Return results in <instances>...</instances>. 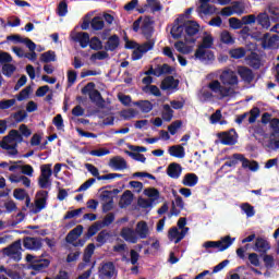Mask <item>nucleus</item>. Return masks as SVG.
I'll list each match as a JSON object with an SVG mask.
<instances>
[{
	"label": "nucleus",
	"mask_w": 279,
	"mask_h": 279,
	"mask_svg": "<svg viewBox=\"0 0 279 279\" xmlns=\"http://www.w3.org/2000/svg\"><path fill=\"white\" fill-rule=\"evenodd\" d=\"M225 159L228 161L225 162L219 168L217 173H221V171H223L226 169V167L231 168L230 170L233 171V169H236V165H239V162H242V169H247L248 171H252L253 173H256V171H258V169H260V165L258 163V161L253 160V166H252L250 159H247L245 157V155H243L241 153H235L232 156H227V157H225Z\"/></svg>",
	"instance_id": "f257e3e1"
},
{
	"label": "nucleus",
	"mask_w": 279,
	"mask_h": 279,
	"mask_svg": "<svg viewBox=\"0 0 279 279\" xmlns=\"http://www.w3.org/2000/svg\"><path fill=\"white\" fill-rule=\"evenodd\" d=\"M236 238H231L227 235L219 241H206L203 243L202 247H205L202 251V254H217V252H226L229 247H232Z\"/></svg>",
	"instance_id": "f03ea898"
},
{
	"label": "nucleus",
	"mask_w": 279,
	"mask_h": 279,
	"mask_svg": "<svg viewBox=\"0 0 279 279\" xmlns=\"http://www.w3.org/2000/svg\"><path fill=\"white\" fill-rule=\"evenodd\" d=\"M130 46L129 44L124 45V49H134L131 56V59L133 61L141 60L145 53L151 51L154 49V46L156 45V40H149L144 43L143 45H140L136 41H131Z\"/></svg>",
	"instance_id": "7ed1b4c3"
},
{
	"label": "nucleus",
	"mask_w": 279,
	"mask_h": 279,
	"mask_svg": "<svg viewBox=\"0 0 279 279\" xmlns=\"http://www.w3.org/2000/svg\"><path fill=\"white\" fill-rule=\"evenodd\" d=\"M218 140L215 141V145H236L239 143V133L235 129L217 133Z\"/></svg>",
	"instance_id": "20e7f679"
},
{
	"label": "nucleus",
	"mask_w": 279,
	"mask_h": 279,
	"mask_svg": "<svg viewBox=\"0 0 279 279\" xmlns=\"http://www.w3.org/2000/svg\"><path fill=\"white\" fill-rule=\"evenodd\" d=\"M51 175H53V170H51V163L40 166V175L38 178L39 189H49L51 190Z\"/></svg>",
	"instance_id": "39448f33"
},
{
	"label": "nucleus",
	"mask_w": 279,
	"mask_h": 279,
	"mask_svg": "<svg viewBox=\"0 0 279 279\" xmlns=\"http://www.w3.org/2000/svg\"><path fill=\"white\" fill-rule=\"evenodd\" d=\"M37 199L35 201L34 208L31 209V213L33 215H38V213H43L47 206H49L48 199H49V191H38L36 193Z\"/></svg>",
	"instance_id": "423d86ee"
},
{
	"label": "nucleus",
	"mask_w": 279,
	"mask_h": 279,
	"mask_svg": "<svg viewBox=\"0 0 279 279\" xmlns=\"http://www.w3.org/2000/svg\"><path fill=\"white\" fill-rule=\"evenodd\" d=\"M208 88L211 90V93H216V95H219L218 99L220 100L226 99V97H234V95H236V92L222 86L221 83L217 80L209 83Z\"/></svg>",
	"instance_id": "0eeeda50"
},
{
	"label": "nucleus",
	"mask_w": 279,
	"mask_h": 279,
	"mask_svg": "<svg viewBox=\"0 0 279 279\" xmlns=\"http://www.w3.org/2000/svg\"><path fill=\"white\" fill-rule=\"evenodd\" d=\"M119 271L117 270V266H114V262H102L100 263V267L98 268V278L99 279H110L114 278Z\"/></svg>",
	"instance_id": "6e6552de"
},
{
	"label": "nucleus",
	"mask_w": 279,
	"mask_h": 279,
	"mask_svg": "<svg viewBox=\"0 0 279 279\" xmlns=\"http://www.w3.org/2000/svg\"><path fill=\"white\" fill-rule=\"evenodd\" d=\"M191 58L199 60L203 64H213L215 62V52L206 48H197Z\"/></svg>",
	"instance_id": "1a4fd4ad"
},
{
	"label": "nucleus",
	"mask_w": 279,
	"mask_h": 279,
	"mask_svg": "<svg viewBox=\"0 0 279 279\" xmlns=\"http://www.w3.org/2000/svg\"><path fill=\"white\" fill-rule=\"evenodd\" d=\"M23 247L29 252H38L43 248V238L40 236H24Z\"/></svg>",
	"instance_id": "9d476101"
},
{
	"label": "nucleus",
	"mask_w": 279,
	"mask_h": 279,
	"mask_svg": "<svg viewBox=\"0 0 279 279\" xmlns=\"http://www.w3.org/2000/svg\"><path fill=\"white\" fill-rule=\"evenodd\" d=\"M199 34V23L194 20H187L183 23V38L197 36Z\"/></svg>",
	"instance_id": "9b49d317"
},
{
	"label": "nucleus",
	"mask_w": 279,
	"mask_h": 279,
	"mask_svg": "<svg viewBox=\"0 0 279 279\" xmlns=\"http://www.w3.org/2000/svg\"><path fill=\"white\" fill-rule=\"evenodd\" d=\"M219 78L223 86H236L239 84V76L232 70H225Z\"/></svg>",
	"instance_id": "f8f14e48"
},
{
	"label": "nucleus",
	"mask_w": 279,
	"mask_h": 279,
	"mask_svg": "<svg viewBox=\"0 0 279 279\" xmlns=\"http://www.w3.org/2000/svg\"><path fill=\"white\" fill-rule=\"evenodd\" d=\"M178 86H180V80L170 75L165 77L160 85V88L161 90H172L168 92V95H171L172 93H175V90H178Z\"/></svg>",
	"instance_id": "ddd939ff"
},
{
	"label": "nucleus",
	"mask_w": 279,
	"mask_h": 279,
	"mask_svg": "<svg viewBox=\"0 0 279 279\" xmlns=\"http://www.w3.org/2000/svg\"><path fill=\"white\" fill-rule=\"evenodd\" d=\"M236 73L241 77L242 82H245V84H252V82H254V77H256L254 71L244 65H239Z\"/></svg>",
	"instance_id": "4468645a"
},
{
	"label": "nucleus",
	"mask_w": 279,
	"mask_h": 279,
	"mask_svg": "<svg viewBox=\"0 0 279 279\" xmlns=\"http://www.w3.org/2000/svg\"><path fill=\"white\" fill-rule=\"evenodd\" d=\"M253 250H254V252H258L259 256H263V255L267 254V252H269V250H271V245L269 244L267 239L258 236L255 240Z\"/></svg>",
	"instance_id": "2eb2a0df"
},
{
	"label": "nucleus",
	"mask_w": 279,
	"mask_h": 279,
	"mask_svg": "<svg viewBox=\"0 0 279 279\" xmlns=\"http://www.w3.org/2000/svg\"><path fill=\"white\" fill-rule=\"evenodd\" d=\"M108 165L111 169H113V171H123L124 169L130 168L125 158L121 156H116L111 158Z\"/></svg>",
	"instance_id": "dca6fc26"
},
{
	"label": "nucleus",
	"mask_w": 279,
	"mask_h": 279,
	"mask_svg": "<svg viewBox=\"0 0 279 279\" xmlns=\"http://www.w3.org/2000/svg\"><path fill=\"white\" fill-rule=\"evenodd\" d=\"M81 234H84V226L78 225L66 234L65 243L73 245L80 239Z\"/></svg>",
	"instance_id": "f3484780"
},
{
	"label": "nucleus",
	"mask_w": 279,
	"mask_h": 279,
	"mask_svg": "<svg viewBox=\"0 0 279 279\" xmlns=\"http://www.w3.org/2000/svg\"><path fill=\"white\" fill-rule=\"evenodd\" d=\"M182 171H183L182 165L178 162L169 163V166L166 169V173L168 178H171L172 180H178L180 175H182Z\"/></svg>",
	"instance_id": "a211bd4d"
},
{
	"label": "nucleus",
	"mask_w": 279,
	"mask_h": 279,
	"mask_svg": "<svg viewBox=\"0 0 279 279\" xmlns=\"http://www.w3.org/2000/svg\"><path fill=\"white\" fill-rule=\"evenodd\" d=\"M184 146H186V143L169 146V156H172V158H184L186 156V149Z\"/></svg>",
	"instance_id": "6ab92c4d"
},
{
	"label": "nucleus",
	"mask_w": 279,
	"mask_h": 279,
	"mask_svg": "<svg viewBox=\"0 0 279 279\" xmlns=\"http://www.w3.org/2000/svg\"><path fill=\"white\" fill-rule=\"evenodd\" d=\"M72 40L78 43L82 49H86L90 45V35L87 32L75 33Z\"/></svg>",
	"instance_id": "aec40b11"
},
{
	"label": "nucleus",
	"mask_w": 279,
	"mask_h": 279,
	"mask_svg": "<svg viewBox=\"0 0 279 279\" xmlns=\"http://www.w3.org/2000/svg\"><path fill=\"white\" fill-rule=\"evenodd\" d=\"M262 49L269 51H278L279 49V35H272L268 37L263 44Z\"/></svg>",
	"instance_id": "412c9836"
},
{
	"label": "nucleus",
	"mask_w": 279,
	"mask_h": 279,
	"mask_svg": "<svg viewBox=\"0 0 279 279\" xmlns=\"http://www.w3.org/2000/svg\"><path fill=\"white\" fill-rule=\"evenodd\" d=\"M120 45L121 38L119 37V35L113 34L108 37L107 41L105 43L104 49L105 51H117Z\"/></svg>",
	"instance_id": "4be33fe9"
},
{
	"label": "nucleus",
	"mask_w": 279,
	"mask_h": 279,
	"mask_svg": "<svg viewBox=\"0 0 279 279\" xmlns=\"http://www.w3.org/2000/svg\"><path fill=\"white\" fill-rule=\"evenodd\" d=\"M121 236L128 243H137L138 241V234L136 233V230L130 228V227H124L121 230Z\"/></svg>",
	"instance_id": "5701e85b"
},
{
	"label": "nucleus",
	"mask_w": 279,
	"mask_h": 279,
	"mask_svg": "<svg viewBox=\"0 0 279 279\" xmlns=\"http://www.w3.org/2000/svg\"><path fill=\"white\" fill-rule=\"evenodd\" d=\"M0 147L7 151L5 156H9V158H19V144L16 142L8 145V143L0 141Z\"/></svg>",
	"instance_id": "b1692460"
},
{
	"label": "nucleus",
	"mask_w": 279,
	"mask_h": 279,
	"mask_svg": "<svg viewBox=\"0 0 279 279\" xmlns=\"http://www.w3.org/2000/svg\"><path fill=\"white\" fill-rule=\"evenodd\" d=\"M132 202H134V193H132L130 190H126L120 196L119 208H128V206L132 205Z\"/></svg>",
	"instance_id": "393cba45"
},
{
	"label": "nucleus",
	"mask_w": 279,
	"mask_h": 279,
	"mask_svg": "<svg viewBox=\"0 0 279 279\" xmlns=\"http://www.w3.org/2000/svg\"><path fill=\"white\" fill-rule=\"evenodd\" d=\"M171 27L170 35L172 36L173 40H179V38L184 37V23L183 24H173L168 25Z\"/></svg>",
	"instance_id": "a878e982"
},
{
	"label": "nucleus",
	"mask_w": 279,
	"mask_h": 279,
	"mask_svg": "<svg viewBox=\"0 0 279 279\" xmlns=\"http://www.w3.org/2000/svg\"><path fill=\"white\" fill-rule=\"evenodd\" d=\"M88 97L92 104H96L98 108H106V100L101 96V92L98 89H94Z\"/></svg>",
	"instance_id": "bb28decb"
},
{
	"label": "nucleus",
	"mask_w": 279,
	"mask_h": 279,
	"mask_svg": "<svg viewBox=\"0 0 279 279\" xmlns=\"http://www.w3.org/2000/svg\"><path fill=\"white\" fill-rule=\"evenodd\" d=\"M135 232L140 239H147L149 236V226L146 221H140L136 225Z\"/></svg>",
	"instance_id": "cd10ccee"
},
{
	"label": "nucleus",
	"mask_w": 279,
	"mask_h": 279,
	"mask_svg": "<svg viewBox=\"0 0 279 279\" xmlns=\"http://www.w3.org/2000/svg\"><path fill=\"white\" fill-rule=\"evenodd\" d=\"M245 61L251 65L252 69L258 71L260 69V57L256 52H251L245 57Z\"/></svg>",
	"instance_id": "c85d7f7f"
},
{
	"label": "nucleus",
	"mask_w": 279,
	"mask_h": 279,
	"mask_svg": "<svg viewBox=\"0 0 279 279\" xmlns=\"http://www.w3.org/2000/svg\"><path fill=\"white\" fill-rule=\"evenodd\" d=\"M199 182V177L193 172H189L183 177L182 184L183 186H197V183Z\"/></svg>",
	"instance_id": "c756f323"
},
{
	"label": "nucleus",
	"mask_w": 279,
	"mask_h": 279,
	"mask_svg": "<svg viewBox=\"0 0 279 279\" xmlns=\"http://www.w3.org/2000/svg\"><path fill=\"white\" fill-rule=\"evenodd\" d=\"M133 106H136L138 109H141V112L144 114H147L154 110V104L149 100H137L133 102Z\"/></svg>",
	"instance_id": "7c9ffc66"
},
{
	"label": "nucleus",
	"mask_w": 279,
	"mask_h": 279,
	"mask_svg": "<svg viewBox=\"0 0 279 279\" xmlns=\"http://www.w3.org/2000/svg\"><path fill=\"white\" fill-rule=\"evenodd\" d=\"M49 265H51V259L37 258L35 263L36 274H45V269H49Z\"/></svg>",
	"instance_id": "2f4dec72"
},
{
	"label": "nucleus",
	"mask_w": 279,
	"mask_h": 279,
	"mask_svg": "<svg viewBox=\"0 0 279 279\" xmlns=\"http://www.w3.org/2000/svg\"><path fill=\"white\" fill-rule=\"evenodd\" d=\"M215 47V37L208 34V32L203 33V44L198 46L201 49H213Z\"/></svg>",
	"instance_id": "473e14b6"
},
{
	"label": "nucleus",
	"mask_w": 279,
	"mask_h": 279,
	"mask_svg": "<svg viewBox=\"0 0 279 279\" xmlns=\"http://www.w3.org/2000/svg\"><path fill=\"white\" fill-rule=\"evenodd\" d=\"M256 21L264 29H269V27H271V19L267 12L259 13L256 16Z\"/></svg>",
	"instance_id": "72a5a7b5"
},
{
	"label": "nucleus",
	"mask_w": 279,
	"mask_h": 279,
	"mask_svg": "<svg viewBox=\"0 0 279 279\" xmlns=\"http://www.w3.org/2000/svg\"><path fill=\"white\" fill-rule=\"evenodd\" d=\"M235 40L236 38H234V36L232 35V33H230V31L223 29L220 33V43H222V45L232 46L234 45Z\"/></svg>",
	"instance_id": "f704fd0d"
},
{
	"label": "nucleus",
	"mask_w": 279,
	"mask_h": 279,
	"mask_svg": "<svg viewBox=\"0 0 279 279\" xmlns=\"http://www.w3.org/2000/svg\"><path fill=\"white\" fill-rule=\"evenodd\" d=\"M2 254L3 256H9V258H12V260H15V263H21L23 259V251H11L10 248H3Z\"/></svg>",
	"instance_id": "c9c22d12"
},
{
	"label": "nucleus",
	"mask_w": 279,
	"mask_h": 279,
	"mask_svg": "<svg viewBox=\"0 0 279 279\" xmlns=\"http://www.w3.org/2000/svg\"><path fill=\"white\" fill-rule=\"evenodd\" d=\"M40 62L45 64H49V62H58V57L56 56V51L48 50L40 54Z\"/></svg>",
	"instance_id": "e433bc0d"
},
{
	"label": "nucleus",
	"mask_w": 279,
	"mask_h": 279,
	"mask_svg": "<svg viewBox=\"0 0 279 279\" xmlns=\"http://www.w3.org/2000/svg\"><path fill=\"white\" fill-rule=\"evenodd\" d=\"M106 27V22L104 21V17L97 15L92 19V29L94 32H101Z\"/></svg>",
	"instance_id": "4c0bfd02"
},
{
	"label": "nucleus",
	"mask_w": 279,
	"mask_h": 279,
	"mask_svg": "<svg viewBox=\"0 0 279 279\" xmlns=\"http://www.w3.org/2000/svg\"><path fill=\"white\" fill-rule=\"evenodd\" d=\"M96 245L95 243H89L84 251L83 254V263H90V259L93 258V254H95V250H96Z\"/></svg>",
	"instance_id": "58836bf2"
},
{
	"label": "nucleus",
	"mask_w": 279,
	"mask_h": 279,
	"mask_svg": "<svg viewBox=\"0 0 279 279\" xmlns=\"http://www.w3.org/2000/svg\"><path fill=\"white\" fill-rule=\"evenodd\" d=\"M143 93L146 95H154V97H162V92L156 85H145L142 87Z\"/></svg>",
	"instance_id": "ea45409f"
},
{
	"label": "nucleus",
	"mask_w": 279,
	"mask_h": 279,
	"mask_svg": "<svg viewBox=\"0 0 279 279\" xmlns=\"http://www.w3.org/2000/svg\"><path fill=\"white\" fill-rule=\"evenodd\" d=\"M243 169H245V168H243V166L241 168H239L238 172H236L238 175H235L234 178H235L236 182H242V184H250L251 175H250V173L244 172Z\"/></svg>",
	"instance_id": "a19ab883"
},
{
	"label": "nucleus",
	"mask_w": 279,
	"mask_h": 279,
	"mask_svg": "<svg viewBox=\"0 0 279 279\" xmlns=\"http://www.w3.org/2000/svg\"><path fill=\"white\" fill-rule=\"evenodd\" d=\"M245 53H247V49L243 47L229 50V56L233 58V60H241V58H245Z\"/></svg>",
	"instance_id": "79ce46f5"
},
{
	"label": "nucleus",
	"mask_w": 279,
	"mask_h": 279,
	"mask_svg": "<svg viewBox=\"0 0 279 279\" xmlns=\"http://www.w3.org/2000/svg\"><path fill=\"white\" fill-rule=\"evenodd\" d=\"M34 93V87L32 86H26L24 87L19 95H16V101H25V99H29V96Z\"/></svg>",
	"instance_id": "37998d69"
},
{
	"label": "nucleus",
	"mask_w": 279,
	"mask_h": 279,
	"mask_svg": "<svg viewBox=\"0 0 279 279\" xmlns=\"http://www.w3.org/2000/svg\"><path fill=\"white\" fill-rule=\"evenodd\" d=\"M241 211L243 215H246L247 219H251V217H254L256 215V209H254V206L250 203H243L241 206Z\"/></svg>",
	"instance_id": "c03bdc74"
},
{
	"label": "nucleus",
	"mask_w": 279,
	"mask_h": 279,
	"mask_svg": "<svg viewBox=\"0 0 279 279\" xmlns=\"http://www.w3.org/2000/svg\"><path fill=\"white\" fill-rule=\"evenodd\" d=\"M88 47L93 51H101V49H104V41H101V39H99V37H97V36L92 37L89 39Z\"/></svg>",
	"instance_id": "a18cd8bd"
},
{
	"label": "nucleus",
	"mask_w": 279,
	"mask_h": 279,
	"mask_svg": "<svg viewBox=\"0 0 279 279\" xmlns=\"http://www.w3.org/2000/svg\"><path fill=\"white\" fill-rule=\"evenodd\" d=\"M58 16H65L69 14V0H61L57 7Z\"/></svg>",
	"instance_id": "49530a36"
},
{
	"label": "nucleus",
	"mask_w": 279,
	"mask_h": 279,
	"mask_svg": "<svg viewBox=\"0 0 279 279\" xmlns=\"http://www.w3.org/2000/svg\"><path fill=\"white\" fill-rule=\"evenodd\" d=\"M111 236L110 232H107L106 230H102L98 233L96 236L97 244L96 247H101L108 243V238Z\"/></svg>",
	"instance_id": "de8ad7c7"
},
{
	"label": "nucleus",
	"mask_w": 279,
	"mask_h": 279,
	"mask_svg": "<svg viewBox=\"0 0 279 279\" xmlns=\"http://www.w3.org/2000/svg\"><path fill=\"white\" fill-rule=\"evenodd\" d=\"M184 122L182 120H175L170 125H168V132L171 136H175L178 134V130L182 129Z\"/></svg>",
	"instance_id": "09e8293b"
},
{
	"label": "nucleus",
	"mask_w": 279,
	"mask_h": 279,
	"mask_svg": "<svg viewBox=\"0 0 279 279\" xmlns=\"http://www.w3.org/2000/svg\"><path fill=\"white\" fill-rule=\"evenodd\" d=\"M136 114H138V111L134 109H122L120 111V117L124 119V121H130V119H136Z\"/></svg>",
	"instance_id": "8fccbe9b"
},
{
	"label": "nucleus",
	"mask_w": 279,
	"mask_h": 279,
	"mask_svg": "<svg viewBox=\"0 0 279 279\" xmlns=\"http://www.w3.org/2000/svg\"><path fill=\"white\" fill-rule=\"evenodd\" d=\"M124 154H126V156H129L130 158H132L136 162H142L143 165H145V162L147 161V158L145 157V155H143L141 153H138L136 155V153H133V151H130V150L125 149Z\"/></svg>",
	"instance_id": "3c124183"
},
{
	"label": "nucleus",
	"mask_w": 279,
	"mask_h": 279,
	"mask_svg": "<svg viewBox=\"0 0 279 279\" xmlns=\"http://www.w3.org/2000/svg\"><path fill=\"white\" fill-rule=\"evenodd\" d=\"M269 128L270 130H272V132L269 135V138H276V136H278L279 134V119L272 118Z\"/></svg>",
	"instance_id": "603ef678"
},
{
	"label": "nucleus",
	"mask_w": 279,
	"mask_h": 279,
	"mask_svg": "<svg viewBox=\"0 0 279 279\" xmlns=\"http://www.w3.org/2000/svg\"><path fill=\"white\" fill-rule=\"evenodd\" d=\"M114 213L109 214L108 217L104 218L102 221H96V223H98V226L101 228H108V226H112V223H114Z\"/></svg>",
	"instance_id": "864d4df0"
},
{
	"label": "nucleus",
	"mask_w": 279,
	"mask_h": 279,
	"mask_svg": "<svg viewBox=\"0 0 279 279\" xmlns=\"http://www.w3.org/2000/svg\"><path fill=\"white\" fill-rule=\"evenodd\" d=\"M86 207H81L75 210L66 211V214L63 217V220L66 221L68 219H75V217H80V215H82V213H84Z\"/></svg>",
	"instance_id": "5fc2aeb1"
},
{
	"label": "nucleus",
	"mask_w": 279,
	"mask_h": 279,
	"mask_svg": "<svg viewBox=\"0 0 279 279\" xmlns=\"http://www.w3.org/2000/svg\"><path fill=\"white\" fill-rule=\"evenodd\" d=\"M15 71H16V65H14L12 63H7V64L2 65V74L5 77H12V75H14Z\"/></svg>",
	"instance_id": "6e6d98bb"
},
{
	"label": "nucleus",
	"mask_w": 279,
	"mask_h": 279,
	"mask_svg": "<svg viewBox=\"0 0 279 279\" xmlns=\"http://www.w3.org/2000/svg\"><path fill=\"white\" fill-rule=\"evenodd\" d=\"M198 12L205 14V16H208V14H217V7H215V4H206L204 8L198 7Z\"/></svg>",
	"instance_id": "4d7b16f0"
},
{
	"label": "nucleus",
	"mask_w": 279,
	"mask_h": 279,
	"mask_svg": "<svg viewBox=\"0 0 279 279\" xmlns=\"http://www.w3.org/2000/svg\"><path fill=\"white\" fill-rule=\"evenodd\" d=\"M11 117H13L14 122L11 123L10 125L14 126L16 125V123H23V121H25L26 117H27V112L26 111H17L15 113H13Z\"/></svg>",
	"instance_id": "13d9d810"
},
{
	"label": "nucleus",
	"mask_w": 279,
	"mask_h": 279,
	"mask_svg": "<svg viewBox=\"0 0 279 279\" xmlns=\"http://www.w3.org/2000/svg\"><path fill=\"white\" fill-rule=\"evenodd\" d=\"M270 36L269 33H265L264 35H260V32H254L251 33V35L248 36L250 38H253V40H257L258 43H265V40H267V38Z\"/></svg>",
	"instance_id": "bf43d9fd"
},
{
	"label": "nucleus",
	"mask_w": 279,
	"mask_h": 279,
	"mask_svg": "<svg viewBox=\"0 0 279 279\" xmlns=\"http://www.w3.org/2000/svg\"><path fill=\"white\" fill-rule=\"evenodd\" d=\"M260 258H263L266 269H271L276 266V259H274L272 255L265 254Z\"/></svg>",
	"instance_id": "052dcab7"
},
{
	"label": "nucleus",
	"mask_w": 279,
	"mask_h": 279,
	"mask_svg": "<svg viewBox=\"0 0 279 279\" xmlns=\"http://www.w3.org/2000/svg\"><path fill=\"white\" fill-rule=\"evenodd\" d=\"M160 202H165V196H160V193L153 198H148L149 209L146 210V213H149V210H151L154 206H157V204H160Z\"/></svg>",
	"instance_id": "680f3d73"
},
{
	"label": "nucleus",
	"mask_w": 279,
	"mask_h": 279,
	"mask_svg": "<svg viewBox=\"0 0 279 279\" xmlns=\"http://www.w3.org/2000/svg\"><path fill=\"white\" fill-rule=\"evenodd\" d=\"M27 196V191H25V189H15L13 191V197L14 199H17V202H23V199H25V197Z\"/></svg>",
	"instance_id": "e2e57ef3"
},
{
	"label": "nucleus",
	"mask_w": 279,
	"mask_h": 279,
	"mask_svg": "<svg viewBox=\"0 0 279 279\" xmlns=\"http://www.w3.org/2000/svg\"><path fill=\"white\" fill-rule=\"evenodd\" d=\"M229 27L231 29H241L243 27V21L239 20V17H230Z\"/></svg>",
	"instance_id": "0e129e2a"
},
{
	"label": "nucleus",
	"mask_w": 279,
	"mask_h": 279,
	"mask_svg": "<svg viewBox=\"0 0 279 279\" xmlns=\"http://www.w3.org/2000/svg\"><path fill=\"white\" fill-rule=\"evenodd\" d=\"M168 239L169 241H173L175 243V241L180 239V229H178L177 227L170 228L168 231Z\"/></svg>",
	"instance_id": "69168bd1"
},
{
	"label": "nucleus",
	"mask_w": 279,
	"mask_h": 279,
	"mask_svg": "<svg viewBox=\"0 0 279 279\" xmlns=\"http://www.w3.org/2000/svg\"><path fill=\"white\" fill-rule=\"evenodd\" d=\"M251 117L248 118V123L252 125L254 123H256V119H258V117H260V108L258 107H253V109L251 110Z\"/></svg>",
	"instance_id": "338daca9"
},
{
	"label": "nucleus",
	"mask_w": 279,
	"mask_h": 279,
	"mask_svg": "<svg viewBox=\"0 0 279 279\" xmlns=\"http://www.w3.org/2000/svg\"><path fill=\"white\" fill-rule=\"evenodd\" d=\"M268 13L270 14V21H272V23H278L279 21V12L277 8H274L271 5L268 7Z\"/></svg>",
	"instance_id": "774afa93"
}]
</instances>
